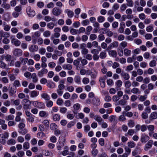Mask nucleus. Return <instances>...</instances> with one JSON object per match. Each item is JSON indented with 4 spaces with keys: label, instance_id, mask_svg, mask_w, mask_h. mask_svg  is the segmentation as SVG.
Returning a JSON list of instances; mask_svg holds the SVG:
<instances>
[{
    "label": "nucleus",
    "instance_id": "f257e3e1",
    "mask_svg": "<svg viewBox=\"0 0 157 157\" xmlns=\"http://www.w3.org/2000/svg\"><path fill=\"white\" fill-rule=\"evenodd\" d=\"M65 139L64 137H61L59 140V141L57 143V148L58 150H61V148L63 147L65 143Z\"/></svg>",
    "mask_w": 157,
    "mask_h": 157
},
{
    "label": "nucleus",
    "instance_id": "f03ea898",
    "mask_svg": "<svg viewBox=\"0 0 157 157\" xmlns=\"http://www.w3.org/2000/svg\"><path fill=\"white\" fill-rule=\"evenodd\" d=\"M13 54L15 56L18 57L22 55V51L20 49L15 48L13 51Z\"/></svg>",
    "mask_w": 157,
    "mask_h": 157
},
{
    "label": "nucleus",
    "instance_id": "7ed1b4c3",
    "mask_svg": "<svg viewBox=\"0 0 157 157\" xmlns=\"http://www.w3.org/2000/svg\"><path fill=\"white\" fill-rule=\"evenodd\" d=\"M61 12V10L57 7H55L52 9V13L55 16H58L60 15Z\"/></svg>",
    "mask_w": 157,
    "mask_h": 157
},
{
    "label": "nucleus",
    "instance_id": "20e7f679",
    "mask_svg": "<svg viewBox=\"0 0 157 157\" xmlns=\"http://www.w3.org/2000/svg\"><path fill=\"white\" fill-rule=\"evenodd\" d=\"M26 11L28 15L31 17H33L35 15V11L33 10H31L30 6H28L27 8Z\"/></svg>",
    "mask_w": 157,
    "mask_h": 157
},
{
    "label": "nucleus",
    "instance_id": "39448f33",
    "mask_svg": "<svg viewBox=\"0 0 157 157\" xmlns=\"http://www.w3.org/2000/svg\"><path fill=\"white\" fill-rule=\"evenodd\" d=\"M118 46V43L116 41H114L112 43L110 44L107 48V50H111L114 48H117Z\"/></svg>",
    "mask_w": 157,
    "mask_h": 157
},
{
    "label": "nucleus",
    "instance_id": "423d86ee",
    "mask_svg": "<svg viewBox=\"0 0 157 157\" xmlns=\"http://www.w3.org/2000/svg\"><path fill=\"white\" fill-rule=\"evenodd\" d=\"M149 137L145 134L142 135L141 138V141L142 143H146L149 139Z\"/></svg>",
    "mask_w": 157,
    "mask_h": 157
},
{
    "label": "nucleus",
    "instance_id": "0eeeda50",
    "mask_svg": "<svg viewBox=\"0 0 157 157\" xmlns=\"http://www.w3.org/2000/svg\"><path fill=\"white\" fill-rule=\"evenodd\" d=\"M153 144V141L151 140H149L146 144L144 147V150L147 151L149 149L151 148Z\"/></svg>",
    "mask_w": 157,
    "mask_h": 157
},
{
    "label": "nucleus",
    "instance_id": "6e6552de",
    "mask_svg": "<svg viewBox=\"0 0 157 157\" xmlns=\"http://www.w3.org/2000/svg\"><path fill=\"white\" fill-rule=\"evenodd\" d=\"M35 106L39 108H44L45 105L44 103L41 102H38L37 101L34 102Z\"/></svg>",
    "mask_w": 157,
    "mask_h": 157
},
{
    "label": "nucleus",
    "instance_id": "1a4fd4ad",
    "mask_svg": "<svg viewBox=\"0 0 157 157\" xmlns=\"http://www.w3.org/2000/svg\"><path fill=\"white\" fill-rule=\"evenodd\" d=\"M48 72V71L47 69L43 68L40 71L38 72V75L39 76L41 77L43 76L44 74H46Z\"/></svg>",
    "mask_w": 157,
    "mask_h": 157
},
{
    "label": "nucleus",
    "instance_id": "9d476101",
    "mask_svg": "<svg viewBox=\"0 0 157 157\" xmlns=\"http://www.w3.org/2000/svg\"><path fill=\"white\" fill-rule=\"evenodd\" d=\"M11 43L16 46H20L21 44V41L16 38H13L12 39Z\"/></svg>",
    "mask_w": 157,
    "mask_h": 157
},
{
    "label": "nucleus",
    "instance_id": "9b49d317",
    "mask_svg": "<svg viewBox=\"0 0 157 157\" xmlns=\"http://www.w3.org/2000/svg\"><path fill=\"white\" fill-rule=\"evenodd\" d=\"M38 46L35 45H32L29 48V50L31 52L37 51L38 50Z\"/></svg>",
    "mask_w": 157,
    "mask_h": 157
},
{
    "label": "nucleus",
    "instance_id": "f8f14e48",
    "mask_svg": "<svg viewBox=\"0 0 157 157\" xmlns=\"http://www.w3.org/2000/svg\"><path fill=\"white\" fill-rule=\"evenodd\" d=\"M0 125H1L2 129L6 130L7 128V125L5 124V121L4 120L0 119Z\"/></svg>",
    "mask_w": 157,
    "mask_h": 157
},
{
    "label": "nucleus",
    "instance_id": "ddd939ff",
    "mask_svg": "<svg viewBox=\"0 0 157 157\" xmlns=\"http://www.w3.org/2000/svg\"><path fill=\"white\" fill-rule=\"evenodd\" d=\"M99 81L101 87L103 88L105 86V79L103 77H101L99 79Z\"/></svg>",
    "mask_w": 157,
    "mask_h": 157
},
{
    "label": "nucleus",
    "instance_id": "4468645a",
    "mask_svg": "<svg viewBox=\"0 0 157 157\" xmlns=\"http://www.w3.org/2000/svg\"><path fill=\"white\" fill-rule=\"evenodd\" d=\"M127 102V101H126V100L122 99L119 101L116 104V105H120L124 106L126 104Z\"/></svg>",
    "mask_w": 157,
    "mask_h": 157
},
{
    "label": "nucleus",
    "instance_id": "2eb2a0df",
    "mask_svg": "<svg viewBox=\"0 0 157 157\" xmlns=\"http://www.w3.org/2000/svg\"><path fill=\"white\" fill-rule=\"evenodd\" d=\"M121 75L122 77L125 80L128 79L130 78L129 74L124 72H122L121 74Z\"/></svg>",
    "mask_w": 157,
    "mask_h": 157
},
{
    "label": "nucleus",
    "instance_id": "dca6fc26",
    "mask_svg": "<svg viewBox=\"0 0 157 157\" xmlns=\"http://www.w3.org/2000/svg\"><path fill=\"white\" fill-rule=\"evenodd\" d=\"M41 97L42 98L44 99L46 101L47 100H49L50 99V96L47 93H43L41 94Z\"/></svg>",
    "mask_w": 157,
    "mask_h": 157
},
{
    "label": "nucleus",
    "instance_id": "f3484780",
    "mask_svg": "<svg viewBox=\"0 0 157 157\" xmlns=\"http://www.w3.org/2000/svg\"><path fill=\"white\" fill-rule=\"evenodd\" d=\"M1 6L6 10H9L10 8V5L6 2H3Z\"/></svg>",
    "mask_w": 157,
    "mask_h": 157
},
{
    "label": "nucleus",
    "instance_id": "a211bd4d",
    "mask_svg": "<svg viewBox=\"0 0 157 157\" xmlns=\"http://www.w3.org/2000/svg\"><path fill=\"white\" fill-rule=\"evenodd\" d=\"M31 104V101L29 100L26 103L23 105V108L25 109H29L30 105Z\"/></svg>",
    "mask_w": 157,
    "mask_h": 157
},
{
    "label": "nucleus",
    "instance_id": "6ab92c4d",
    "mask_svg": "<svg viewBox=\"0 0 157 157\" xmlns=\"http://www.w3.org/2000/svg\"><path fill=\"white\" fill-rule=\"evenodd\" d=\"M109 55L113 57H116L117 55V53L115 50H110L109 51Z\"/></svg>",
    "mask_w": 157,
    "mask_h": 157
},
{
    "label": "nucleus",
    "instance_id": "aec40b11",
    "mask_svg": "<svg viewBox=\"0 0 157 157\" xmlns=\"http://www.w3.org/2000/svg\"><path fill=\"white\" fill-rule=\"evenodd\" d=\"M94 119L99 123V124H101L103 121L102 118L100 116L97 115L95 116Z\"/></svg>",
    "mask_w": 157,
    "mask_h": 157
},
{
    "label": "nucleus",
    "instance_id": "412c9836",
    "mask_svg": "<svg viewBox=\"0 0 157 157\" xmlns=\"http://www.w3.org/2000/svg\"><path fill=\"white\" fill-rule=\"evenodd\" d=\"M31 78L33 79V82H37L38 78L36 73H33L31 75Z\"/></svg>",
    "mask_w": 157,
    "mask_h": 157
},
{
    "label": "nucleus",
    "instance_id": "4be33fe9",
    "mask_svg": "<svg viewBox=\"0 0 157 157\" xmlns=\"http://www.w3.org/2000/svg\"><path fill=\"white\" fill-rule=\"evenodd\" d=\"M131 51L128 48H125L124 50V55L126 56H129L131 54Z\"/></svg>",
    "mask_w": 157,
    "mask_h": 157
},
{
    "label": "nucleus",
    "instance_id": "5701e85b",
    "mask_svg": "<svg viewBox=\"0 0 157 157\" xmlns=\"http://www.w3.org/2000/svg\"><path fill=\"white\" fill-rule=\"evenodd\" d=\"M131 92L134 94H140V92L139 89L137 88L134 87L131 90Z\"/></svg>",
    "mask_w": 157,
    "mask_h": 157
},
{
    "label": "nucleus",
    "instance_id": "b1692460",
    "mask_svg": "<svg viewBox=\"0 0 157 157\" xmlns=\"http://www.w3.org/2000/svg\"><path fill=\"white\" fill-rule=\"evenodd\" d=\"M63 68L65 70H70L72 68V66L71 65L69 64H64L63 66Z\"/></svg>",
    "mask_w": 157,
    "mask_h": 157
},
{
    "label": "nucleus",
    "instance_id": "393cba45",
    "mask_svg": "<svg viewBox=\"0 0 157 157\" xmlns=\"http://www.w3.org/2000/svg\"><path fill=\"white\" fill-rule=\"evenodd\" d=\"M124 114V112H123L122 113V115H120L118 119L119 121H124L126 120Z\"/></svg>",
    "mask_w": 157,
    "mask_h": 157
},
{
    "label": "nucleus",
    "instance_id": "a878e982",
    "mask_svg": "<svg viewBox=\"0 0 157 157\" xmlns=\"http://www.w3.org/2000/svg\"><path fill=\"white\" fill-rule=\"evenodd\" d=\"M128 125L129 127L132 128L135 126V123L133 120H129L128 121Z\"/></svg>",
    "mask_w": 157,
    "mask_h": 157
},
{
    "label": "nucleus",
    "instance_id": "bb28decb",
    "mask_svg": "<svg viewBox=\"0 0 157 157\" xmlns=\"http://www.w3.org/2000/svg\"><path fill=\"white\" fill-rule=\"evenodd\" d=\"M60 116L58 114H55L53 116V119L55 121H58L60 119Z\"/></svg>",
    "mask_w": 157,
    "mask_h": 157
},
{
    "label": "nucleus",
    "instance_id": "cd10ccee",
    "mask_svg": "<svg viewBox=\"0 0 157 157\" xmlns=\"http://www.w3.org/2000/svg\"><path fill=\"white\" fill-rule=\"evenodd\" d=\"M46 106L48 108L52 107L53 105V102L51 100H47L46 101Z\"/></svg>",
    "mask_w": 157,
    "mask_h": 157
},
{
    "label": "nucleus",
    "instance_id": "c85d7f7f",
    "mask_svg": "<svg viewBox=\"0 0 157 157\" xmlns=\"http://www.w3.org/2000/svg\"><path fill=\"white\" fill-rule=\"evenodd\" d=\"M18 132L19 133L22 135H24L26 134L27 132L26 129H20Z\"/></svg>",
    "mask_w": 157,
    "mask_h": 157
},
{
    "label": "nucleus",
    "instance_id": "c756f323",
    "mask_svg": "<svg viewBox=\"0 0 157 157\" xmlns=\"http://www.w3.org/2000/svg\"><path fill=\"white\" fill-rule=\"evenodd\" d=\"M135 132V131L134 130L130 129L128 130V132L127 134H125V135L126 136H127L128 135H129V136H132Z\"/></svg>",
    "mask_w": 157,
    "mask_h": 157
},
{
    "label": "nucleus",
    "instance_id": "7c9ffc66",
    "mask_svg": "<svg viewBox=\"0 0 157 157\" xmlns=\"http://www.w3.org/2000/svg\"><path fill=\"white\" fill-rule=\"evenodd\" d=\"M14 9L15 11L20 13L22 10V6L21 5L17 6L15 7Z\"/></svg>",
    "mask_w": 157,
    "mask_h": 157
},
{
    "label": "nucleus",
    "instance_id": "2f4dec72",
    "mask_svg": "<svg viewBox=\"0 0 157 157\" xmlns=\"http://www.w3.org/2000/svg\"><path fill=\"white\" fill-rule=\"evenodd\" d=\"M6 139L3 136L2 134H0V142L3 144H4L6 143Z\"/></svg>",
    "mask_w": 157,
    "mask_h": 157
},
{
    "label": "nucleus",
    "instance_id": "473e14b6",
    "mask_svg": "<svg viewBox=\"0 0 157 157\" xmlns=\"http://www.w3.org/2000/svg\"><path fill=\"white\" fill-rule=\"evenodd\" d=\"M16 143L15 140L13 139H11L9 140L7 142V143L8 145H14Z\"/></svg>",
    "mask_w": 157,
    "mask_h": 157
},
{
    "label": "nucleus",
    "instance_id": "72a5a7b5",
    "mask_svg": "<svg viewBox=\"0 0 157 157\" xmlns=\"http://www.w3.org/2000/svg\"><path fill=\"white\" fill-rule=\"evenodd\" d=\"M74 80L75 82L78 84H80L81 83V78L79 76L75 77Z\"/></svg>",
    "mask_w": 157,
    "mask_h": 157
},
{
    "label": "nucleus",
    "instance_id": "f704fd0d",
    "mask_svg": "<svg viewBox=\"0 0 157 157\" xmlns=\"http://www.w3.org/2000/svg\"><path fill=\"white\" fill-rule=\"evenodd\" d=\"M93 104L94 105L96 106H98L100 104V99L97 98L93 101Z\"/></svg>",
    "mask_w": 157,
    "mask_h": 157
},
{
    "label": "nucleus",
    "instance_id": "c9c22d12",
    "mask_svg": "<svg viewBox=\"0 0 157 157\" xmlns=\"http://www.w3.org/2000/svg\"><path fill=\"white\" fill-rule=\"evenodd\" d=\"M92 30V27L90 26H88L86 28V34L88 35H89Z\"/></svg>",
    "mask_w": 157,
    "mask_h": 157
},
{
    "label": "nucleus",
    "instance_id": "e433bc0d",
    "mask_svg": "<svg viewBox=\"0 0 157 157\" xmlns=\"http://www.w3.org/2000/svg\"><path fill=\"white\" fill-rule=\"evenodd\" d=\"M150 117L152 119H156L157 118V113L155 112L152 113Z\"/></svg>",
    "mask_w": 157,
    "mask_h": 157
},
{
    "label": "nucleus",
    "instance_id": "4c0bfd02",
    "mask_svg": "<svg viewBox=\"0 0 157 157\" xmlns=\"http://www.w3.org/2000/svg\"><path fill=\"white\" fill-rule=\"evenodd\" d=\"M1 34L2 35V37H4L7 38L9 37L10 35L9 33L6 32H3V31H1Z\"/></svg>",
    "mask_w": 157,
    "mask_h": 157
},
{
    "label": "nucleus",
    "instance_id": "58836bf2",
    "mask_svg": "<svg viewBox=\"0 0 157 157\" xmlns=\"http://www.w3.org/2000/svg\"><path fill=\"white\" fill-rule=\"evenodd\" d=\"M38 95V93L36 91L33 90L31 91L30 94V96L31 97L34 98L36 97Z\"/></svg>",
    "mask_w": 157,
    "mask_h": 157
},
{
    "label": "nucleus",
    "instance_id": "ea45409f",
    "mask_svg": "<svg viewBox=\"0 0 157 157\" xmlns=\"http://www.w3.org/2000/svg\"><path fill=\"white\" fill-rule=\"evenodd\" d=\"M39 115L41 117H47L48 115L46 112L44 111H40L39 113Z\"/></svg>",
    "mask_w": 157,
    "mask_h": 157
},
{
    "label": "nucleus",
    "instance_id": "a19ab883",
    "mask_svg": "<svg viewBox=\"0 0 157 157\" xmlns=\"http://www.w3.org/2000/svg\"><path fill=\"white\" fill-rule=\"evenodd\" d=\"M71 33L73 35L78 34V30H76L74 29H71L70 30Z\"/></svg>",
    "mask_w": 157,
    "mask_h": 157
},
{
    "label": "nucleus",
    "instance_id": "79ce46f5",
    "mask_svg": "<svg viewBox=\"0 0 157 157\" xmlns=\"http://www.w3.org/2000/svg\"><path fill=\"white\" fill-rule=\"evenodd\" d=\"M127 46V43L126 41H123L120 44V46L121 48H124Z\"/></svg>",
    "mask_w": 157,
    "mask_h": 157
},
{
    "label": "nucleus",
    "instance_id": "37998d69",
    "mask_svg": "<svg viewBox=\"0 0 157 157\" xmlns=\"http://www.w3.org/2000/svg\"><path fill=\"white\" fill-rule=\"evenodd\" d=\"M127 2V5L128 6L132 7L133 6L134 3L132 0H126Z\"/></svg>",
    "mask_w": 157,
    "mask_h": 157
},
{
    "label": "nucleus",
    "instance_id": "c03bdc74",
    "mask_svg": "<svg viewBox=\"0 0 157 157\" xmlns=\"http://www.w3.org/2000/svg\"><path fill=\"white\" fill-rule=\"evenodd\" d=\"M57 125L54 123H52L50 124V128L53 130H56L57 128Z\"/></svg>",
    "mask_w": 157,
    "mask_h": 157
},
{
    "label": "nucleus",
    "instance_id": "a18cd8bd",
    "mask_svg": "<svg viewBox=\"0 0 157 157\" xmlns=\"http://www.w3.org/2000/svg\"><path fill=\"white\" fill-rule=\"evenodd\" d=\"M143 56L146 59H148L150 56V54L148 52H145Z\"/></svg>",
    "mask_w": 157,
    "mask_h": 157
},
{
    "label": "nucleus",
    "instance_id": "49530a36",
    "mask_svg": "<svg viewBox=\"0 0 157 157\" xmlns=\"http://www.w3.org/2000/svg\"><path fill=\"white\" fill-rule=\"evenodd\" d=\"M128 147L131 148L134 147L135 146V144L133 141H130L128 143Z\"/></svg>",
    "mask_w": 157,
    "mask_h": 157
},
{
    "label": "nucleus",
    "instance_id": "de8ad7c7",
    "mask_svg": "<svg viewBox=\"0 0 157 157\" xmlns=\"http://www.w3.org/2000/svg\"><path fill=\"white\" fill-rule=\"evenodd\" d=\"M39 52L41 55H44L46 52V49L44 48H41L39 50Z\"/></svg>",
    "mask_w": 157,
    "mask_h": 157
},
{
    "label": "nucleus",
    "instance_id": "09e8293b",
    "mask_svg": "<svg viewBox=\"0 0 157 157\" xmlns=\"http://www.w3.org/2000/svg\"><path fill=\"white\" fill-rule=\"evenodd\" d=\"M13 85L16 87H19L21 86L20 82L18 80H15L13 83Z\"/></svg>",
    "mask_w": 157,
    "mask_h": 157
},
{
    "label": "nucleus",
    "instance_id": "8fccbe9b",
    "mask_svg": "<svg viewBox=\"0 0 157 157\" xmlns=\"http://www.w3.org/2000/svg\"><path fill=\"white\" fill-rule=\"evenodd\" d=\"M124 84L125 87L126 88H129L131 85V82L129 81H126Z\"/></svg>",
    "mask_w": 157,
    "mask_h": 157
},
{
    "label": "nucleus",
    "instance_id": "3c124183",
    "mask_svg": "<svg viewBox=\"0 0 157 157\" xmlns=\"http://www.w3.org/2000/svg\"><path fill=\"white\" fill-rule=\"evenodd\" d=\"M112 98L109 95V94L105 96L104 100L105 101L109 102L111 100Z\"/></svg>",
    "mask_w": 157,
    "mask_h": 157
},
{
    "label": "nucleus",
    "instance_id": "603ef678",
    "mask_svg": "<svg viewBox=\"0 0 157 157\" xmlns=\"http://www.w3.org/2000/svg\"><path fill=\"white\" fill-rule=\"evenodd\" d=\"M99 56L100 58L101 59L105 58L106 56L105 52L104 51L101 52L100 53Z\"/></svg>",
    "mask_w": 157,
    "mask_h": 157
},
{
    "label": "nucleus",
    "instance_id": "864d4df0",
    "mask_svg": "<svg viewBox=\"0 0 157 157\" xmlns=\"http://www.w3.org/2000/svg\"><path fill=\"white\" fill-rule=\"evenodd\" d=\"M25 155V152L23 151H19L17 154V155L19 157H22Z\"/></svg>",
    "mask_w": 157,
    "mask_h": 157
},
{
    "label": "nucleus",
    "instance_id": "5fc2aeb1",
    "mask_svg": "<svg viewBox=\"0 0 157 157\" xmlns=\"http://www.w3.org/2000/svg\"><path fill=\"white\" fill-rule=\"evenodd\" d=\"M14 118V116L12 115H10L6 117V120L7 121L9 120H12Z\"/></svg>",
    "mask_w": 157,
    "mask_h": 157
},
{
    "label": "nucleus",
    "instance_id": "6e6d98bb",
    "mask_svg": "<svg viewBox=\"0 0 157 157\" xmlns=\"http://www.w3.org/2000/svg\"><path fill=\"white\" fill-rule=\"evenodd\" d=\"M16 90L13 89L12 87H11L9 90V93L10 96H12L16 92Z\"/></svg>",
    "mask_w": 157,
    "mask_h": 157
},
{
    "label": "nucleus",
    "instance_id": "4d7b16f0",
    "mask_svg": "<svg viewBox=\"0 0 157 157\" xmlns=\"http://www.w3.org/2000/svg\"><path fill=\"white\" fill-rule=\"evenodd\" d=\"M97 38V36L94 34H92L90 36V39L91 40H95Z\"/></svg>",
    "mask_w": 157,
    "mask_h": 157
},
{
    "label": "nucleus",
    "instance_id": "13d9d810",
    "mask_svg": "<svg viewBox=\"0 0 157 157\" xmlns=\"http://www.w3.org/2000/svg\"><path fill=\"white\" fill-rule=\"evenodd\" d=\"M27 120L29 122L31 123L33 122L34 120V116L33 115H31V116L28 117L27 119Z\"/></svg>",
    "mask_w": 157,
    "mask_h": 157
},
{
    "label": "nucleus",
    "instance_id": "bf43d9fd",
    "mask_svg": "<svg viewBox=\"0 0 157 157\" xmlns=\"http://www.w3.org/2000/svg\"><path fill=\"white\" fill-rule=\"evenodd\" d=\"M156 65V62L155 60H152L149 63V65L151 67H155Z\"/></svg>",
    "mask_w": 157,
    "mask_h": 157
},
{
    "label": "nucleus",
    "instance_id": "052dcab7",
    "mask_svg": "<svg viewBox=\"0 0 157 157\" xmlns=\"http://www.w3.org/2000/svg\"><path fill=\"white\" fill-rule=\"evenodd\" d=\"M105 20V18L102 16H100L98 17V21L100 23H101L104 21Z\"/></svg>",
    "mask_w": 157,
    "mask_h": 157
},
{
    "label": "nucleus",
    "instance_id": "680f3d73",
    "mask_svg": "<svg viewBox=\"0 0 157 157\" xmlns=\"http://www.w3.org/2000/svg\"><path fill=\"white\" fill-rule=\"evenodd\" d=\"M51 33L49 31H46L43 33V36L45 37H48L50 36Z\"/></svg>",
    "mask_w": 157,
    "mask_h": 157
},
{
    "label": "nucleus",
    "instance_id": "e2e57ef3",
    "mask_svg": "<svg viewBox=\"0 0 157 157\" xmlns=\"http://www.w3.org/2000/svg\"><path fill=\"white\" fill-rule=\"evenodd\" d=\"M120 98L117 95H115L113 97V100L114 102H116L117 103L118 101Z\"/></svg>",
    "mask_w": 157,
    "mask_h": 157
},
{
    "label": "nucleus",
    "instance_id": "0e129e2a",
    "mask_svg": "<svg viewBox=\"0 0 157 157\" xmlns=\"http://www.w3.org/2000/svg\"><path fill=\"white\" fill-rule=\"evenodd\" d=\"M47 86L50 88H54L55 87V85L54 82H52L48 83Z\"/></svg>",
    "mask_w": 157,
    "mask_h": 157
},
{
    "label": "nucleus",
    "instance_id": "69168bd1",
    "mask_svg": "<svg viewBox=\"0 0 157 157\" xmlns=\"http://www.w3.org/2000/svg\"><path fill=\"white\" fill-rule=\"evenodd\" d=\"M82 82L83 84H87L89 83L90 81L88 78L85 77L83 78Z\"/></svg>",
    "mask_w": 157,
    "mask_h": 157
},
{
    "label": "nucleus",
    "instance_id": "338daca9",
    "mask_svg": "<svg viewBox=\"0 0 157 157\" xmlns=\"http://www.w3.org/2000/svg\"><path fill=\"white\" fill-rule=\"evenodd\" d=\"M23 147L24 149H27L29 148V144L28 142H25L23 145Z\"/></svg>",
    "mask_w": 157,
    "mask_h": 157
},
{
    "label": "nucleus",
    "instance_id": "774afa93",
    "mask_svg": "<svg viewBox=\"0 0 157 157\" xmlns=\"http://www.w3.org/2000/svg\"><path fill=\"white\" fill-rule=\"evenodd\" d=\"M106 82L108 85L109 86H111L114 83L113 80L110 78L108 79L107 80Z\"/></svg>",
    "mask_w": 157,
    "mask_h": 157
}]
</instances>
